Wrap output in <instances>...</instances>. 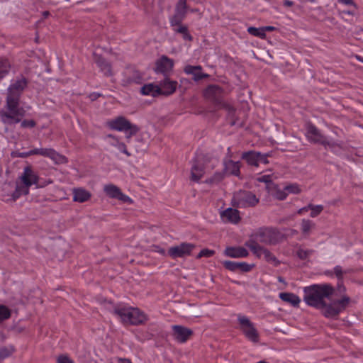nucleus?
Listing matches in <instances>:
<instances>
[{"label": "nucleus", "mask_w": 363, "mask_h": 363, "mask_svg": "<svg viewBox=\"0 0 363 363\" xmlns=\"http://www.w3.org/2000/svg\"><path fill=\"white\" fill-rule=\"evenodd\" d=\"M283 238V235L277 229L263 228L259 230L252 240H255L257 243L274 245L280 242Z\"/></svg>", "instance_id": "423d86ee"}, {"label": "nucleus", "mask_w": 363, "mask_h": 363, "mask_svg": "<svg viewBox=\"0 0 363 363\" xmlns=\"http://www.w3.org/2000/svg\"><path fill=\"white\" fill-rule=\"evenodd\" d=\"M257 180L259 182H264V183H266V184H269V183H271L272 179V176L270 174H264V175H262L259 177H258L257 179Z\"/></svg>", "instance_id": "a18cd8bd"}, {"label": "nucleus", "mask_w": 363, "mask_h": 363, "mask_svg": "<svg viewBox=\"0 0 363 363\" xmlns=\"http://www.w3.org/2000/svg\"><path fill=\"white\" fill-rule=\"evenodd\" d=\"M240 163L228 160L225 162V171L227 174L238 176L240 174Z\"/></svg>", "instance_id": "a878e982"}, {"label": "nucleus", "mask_w": 363, "mask_h": 363, "mask_svg": "<svg viewBox=\"0 0 363 363\" xmlns=\"http://www.w3.org/2000/svg\"><path fill=\"white\" fill-rule=\"evenodd\" d=\"M118 363H132L131 361L125 358H117Z\"/></svg>", "instance_id": "5fc2aeb1"}, {"label": "nucleus", "mask_w": 363, "mask_h": 363, "mask_svg": "<svg viewBox=\"0 0 363 363\" xmlns=\"http://www.w3.org/2000/svg\"><path fill=\"white\" fill-rule=\"evenodd\" d=\"M223 266L230 271H237L238 270V262H232V261H224L223 262Z\"/></svg>", "instance_id": "58836bf2"}, {"label": "nucleus", "mask_w": 363, "mask_h": 363, "mask_svg": "<svg viewBox=\"0 0 363 363\" xmlns=\"http://www.w3.org/2000/svg\"><path fill=\"white\" fill-rule=\"evenodd\" d=\"M177 83L175 81H171L167 78H165L158 85L160 91V95H170L173 94L177 88Z\"/></svg>", "instance_id": "6ab92c4d"}, {"label": "nucleus", "mask_w": 363, "mask_h": 363, "mask_svg": "<svg viewBox=\"0 0 363 363\" xmlns=\"http://www.w3.org/2000/svg\"><path fill=\"white\" fill-rule=\"evenodd\" d=\"M22 185L17 186L15 192L13 194V199L16 200L21 195H26L29 192V187L38 183V177L33 172L30 167L24 168L23 173L21 176Z\"/></svg>", "instance_id": "39448f33"}, {"label": "nucleus", "mask_w": 363, "mask_h": 363, "mask_svg": "<svg viewBox=\"0 0 363 363\" xmlns=\"http://www.w3.org/2000/svg\"><path fill=\"white\" fill-rule=\"evenodd\" d=\"M172 330L174 339L181 343L186 342L193 334L191 329L182 325H173Z\"/></svg>", "instance_id": "dca6fc26"}, {"label": "nucleus", "mask_w": 363, "mask_h": 363, "mask_svg": "<svg viewBox=\"0 0 363 363\" xmlns=\"http://www.w3.org/2000/svg\"><path fill=\"white\" fill-rule=\"evenodd\" d=\"M315 228V224L313 221L303 218L301 221L300 229L305 237L309 236L313 230Z\"/></svg>", "instance_id": "bb28decb"}, {"label": "nucleus", "mask_w": 363, "mask_h": 363, "mask_svg": "<svg viewBox=\"0 0 363 363\" xmlns=\"http://www.w3.org/2000/svg\"><path fill=\"white\" fill-rule=\"evenodd\" d=\"M10 63L7 60H0V79L3 78L9 71Z\"/></svg>", "instance_id": "72a5a7b5"}, {"label": "nucleus", "mask_w": 363, "mask_h": 363, "mask_svg": "<svg viewBox=\"0 0 363 363\" xmlns=\"http://www.w3.org/2000/svg\"><path fill=\"white\" fill-rule=\"evenodd\" d=\"M239 329L250 341L257 343L259 340V333L254 323L246 316L238 315Z\"/></svg>", "instance_id": "0eeeda50"}, {"label": "nucleus", "mask_w": 363, "mask_h": 363, "mask_svg": "<svg viewBox=\"0 0 363 363\" xmlns=\"http://www.w3.org/2000/svg\"><path fill=\"white\" fill-rule=\"evenodd\" d=\"M96 63L99 67L101 70L104 73L106 76L111 75V65L107 62L102 57L97 56L96 57Z\"/></svg>", "instance_id": "c756f323"}, {"label": "nucleus", "mask_w": 363, "mask_h": 363, "mask_svg": "<svg viewBox=\"0 0 363 363\" xmlns=\"http://www.w3.org/2000/svg\"><path fill=\"white\" fill-rule=\"evenodd\" d=\"M220 217L224 222L238 223L240 220V213L237 209L228 208L220 213Z\"/></svg>", "instance_id": "a211bd4d"}, {"label": "nucleus", "mask_w": 363, "mask_h": 363, "mask_svg": "<svg viewBox=\"0 0 363 363\" xmlns=\"http://www.w3.org/2000/svg\"><path fill=\"white\" fill-rule=\"evenodd\" d=\"M57 363H74V362L67 356L61 355L57 358Z\"/></svg>", "instance_id": "de8ad7c7"}, {"label": "nucleus", "mask_w": 363, "mask_h": 363, "mask_svg": "<svg viewBox=\"0 0 363 363\" xmlns=\"http://www.w3.org/2000/svg\"><path fill=\"white\" fill-rule=\"evenodd\" d=\"M106 124L107 126L112 130L121 132L129 130L130 135H135L139 130V128L136 125L132 124L123 116H118L109 120L107 121Z\"/></svg>", "instance_id": "9d476101"}, {"label": "nucleus", "mask_w": 363, "mask_h": 363, "mask_svg": "<svg viewBox=\"0 0 363 363\" xmlns=\"http://www.w3.org/2000/svg\"><path fill=\"white\" fill-rule=\"evenodd\" d=\"M222 89L217 85H210L205 90L204 95L206 98L212 100L218 101L221 96Z\"/></svg>", "instance_id": "b1692460"}, {"label": "nucleus", "mask_w": 363, "mask_h": 363, "mask_svg": "<svg viewBox=\"0 0 363 363\" xmlns=\"http://www.w3.org/2000/svg\"><path fill=\"white\" fill-rule=\"evenodd\" d=\"M263 33H265L266 31H273L275 30V28L273 26H265L262 27Z\"/></svg>", "instance_id": "4d7b16f0"}, {"label": "nucleus", "mask_w": 363, "mask_h": 363, "mask_svg": "<svg viewBox=\"0 0 363 363\" xmlns=\"http://www.w3.org/2000/svg\"><path fill=\"white\" fill-rule=\"evenodd\" d=\"M286 193H292V194H298L300 192V189L296 184H291L284 187Z\"/></svg>", "instance_id": "37998d69"}, {"label": "nucleus", "mask_w": 363, "mask_h": 363, "mask_svg": "<svg viewBox=\"0 0 363 363\" xmlns=\"http://www.w3.org/2000/svg\"><path fill=\"white\" fill-rule=\"evenodd\" d=\"M225 108L228 110L229 114H233L235 112V110L233 107L230 106L229 105L225 106Z\"/></svg>", "instance_id": "13d9d810"}, {"label": "nucleus", "mask_w": 363, "mask_h": 363, "mask_svg": "<svg viewBox=\"0 0 363 363\" xmlns=\"http://www.w3.org/2000/svg\"><path fill=\"white\" fill-rule=\"evenodd\" d=\"M337 2L340 3V4H342L347 5V6H351L354 9H357V6H356V4H355V3L354 2L353 0H337Z\"/></svg>", "instance_id": "8fccbe9b"}, {"label": "nucleus", "mask_w": 363, "mask_h": 363, "mask_svg": "<svg viewBox=\"0 0 363 363\" xmlns=\"http://www.w3.org/2000/svg\"><path fill=\"white\" fill-rule=\"evenodd\" d=\"M338 290H339V291L341 293V292H343V291H345V286H342V285H340V284H339V285H338Z\"/></svg>", "instance_id": "052dcab7"}, {"label": "nucleus", "mask_w": 363, "mask_h": 363, "mask_svg": "<svg viewBox=\"0 0 363 363\" xmlns=\"http://www.w3.org/2000/svg\"><path fill=\"white\" fill-rule=\"evenodd\" d=\"M232 203L238 208L253 207L259 203V199L250 191H240L233 195Z\"/></svg>", "instance_id": "1a4fd4ad"}, {"label": "nucleus", "mask_w": 363, "mask_h": 363, "mask_svg": "<svg viewBox=\"0 0 363 363\" xmlns=\"http://www.w3.org/2000/svg\"><path fill=\"white\" fill-rule=\"evenodd\" d=\"M223 175L222 173H216L213 179V181L218 182V181H220L223 179Z\"/></svg>", "instance_id": "603ef678"}, {"label": "nucleus", "mask_w": 363, "mask_h": 363, "mask_svg": "<svg viewBox=\"0 0 363 363\" xmlns=\"http://www.w3.org/2000/svg\"><path fill=\"white\" fill-rule=\"evenodd\" d=\"M350 272L349 269H343L340 266H336L333 269V272L335 277L339 279L342 280L344 278V276Z\"/></svg>", "instance_id": "4c0bfd02"}, {"label": "nucleus", "mask_w": 363, "mask_h": 363, "mask_svg": "<svg viewBox=\"0 0 363 363\" xmlns=\"http://www.w3.org/2000/svg\"><path fill=\"white\" fill-rule=\"evenodd\" d=\"M133 135H130V133L126 135V138L129 140Z\"/></svg>", "instance_id": "69168bd1"}, {"label": "nucleus", "mask_w": 363, "mask_h": 363, "mask_svg": "<svg viewBox=\"0 0 363 363\" xmlns=\"http://www.w3.org/2000/svg\"><path fill=\"white\" fill-rule=\"evenodd\" d=\"M13 347L12 346L9 347H2L0 348V360H2L8 357H9L13 352Z\"/></svg>", "instance_id": "c9c22d12"}, {"label": "nucleus", "mask_w": 363, "mask_h": 363, "mask_svg": "<svg viewBox=\"0 0 363 363\" xmlns=\"http://www.w3.org/2000/svg\"><path fill=\"white\" fill-rule=\"evenodd\" d=\"M117 315L123 323L139 325L146 321V315L137 308L118 306L114 308Z\"/></svg>", "instance_id": "7ed1b4c3"}, {"label": "nucleus", "mask_w": 363, "mask_h": 363, "mask_svg": "<svg viewBox=\"0 0 363 363\" xmlns=\"http://www.w3.org/2000/svg\"><path fill=\"white\" fill-rule=\"evenodd\" d=\"M49 12L48 11H44L43 15L45 18L48 17L49 16Z\"/></svg>", "instance_id": "e2e57ef3"}, {"label": "nucleus", "mask_w": 363, "mask_h": 363, "mask_svg": "<svg viewBox=\"0 0 363 363\" xmlns=\"http://www.w3.org/2000/svg\"><path fill=\"white\" fill-rule=\"evenodd\" d=\"M245 245L250 248L251 252L258 258H264L267 262L277 266L279 264L277 257L267 248L261 246L255 240H250Z\"/></svg>", "instance_id": "6e6552de"}, {"label": "nucleus", "mask_w": 363, "mask_h": 363, "mask_svg": "<svg viewBox=\"0 0 363 363\" xmlns=\"http://www.w3.org/2000/svg\"><path fill=\"white\" fill-rule=\"evenodd\" d=\"M308 208H310L311 213L310 216L311 218H315L323 211L324 207L322 205H313L312 203L308 204Z\"/></svg>", "instance_id": "2f4dec72"}, {"label": "nucleus", "mask_w": 363, "mask_h": 363, "mask_svg": "<svg viewBox=\"0 0 363 363\" xmlns=\"http://www.w3.org/2000/svg\"><path fill=\"white\" fill-rule=\"evenodd\" d=\"M140 79V77L137 78V79H130V82H139V80Z\"/></svg>", "instance_id": "680f3d73"}, {"label": "nucleus", "mask_w": 363, "mask_h": 363, "mask_svg": "<svg viewBox=\"0 0 363 363\" xmlns=\"http://www.w3.org/2000/svg\"><path fill=\"white\" fill-rule=\"evenodd\" d=\"M32 155H40L47 157L52 160L57 164H62L66 162V158L64 156L59 155L56 151L51 148H35L31 150Z\"/></svg>", "instance_id": "4468645a"}, {"label": "nucleus", "mask_w": 363, "mask_h": 363, "mask_svg": "<svg viewBox=\"0 0 363 363\" xmlns=\"http://www.w3.org/2000/svg\"><path fill=\"white\" fill-rule=\"evenodd\" d=\"M173 61L167 57H162L156 63V72L166 74L172 70Z\"/></svg>", "instance_id": "aec40b11"}, {"label": "nucleus", "mask_w": 363, "mask_h": 363, "mask_svg": "<svg viewBox=\"0 0 363 363\" xmlns=\"http://www.w3.org/2000/svg\"><path fill=\"white\" fill-rule=\"evenodd\" d=\"M306 135L307 138L315 143L323 144L326 143V138L312 124L307 125Z\"/></svg>", "instance_id": "f3484780"}, {"label": "nucleus", "mask_w": 363, "mask_h": 363, "mask_svg": "<svg viewBox=\"0 0 363 363\" xmlns=\"http://www.w3.org/2000/svg\"><path fill=\"white\" fill-rule=\"evenodd\" d=\"M11 316V311L6 306L0 305V323L9 319Z\"/></svg>", "instance_id": "e433bc0d"}, {"label": "nucleus", "mask_w": 363, "mask_h": 363, "mask_svg": "<svg viewBox=\"0 0 363 363\" xmlns=\"http://www.w3.org/2000/svg\"><path fill=\"white\" fill-rule=\"evenodd\" d=\"M225 255L233 258L246 257L249 253L247 250L242 247H228L224 251Z\"/></svg>", "instance_id": "412c9836"}, {"label": "nucleus", "mask_w": 363, "mask_h": 363, "mask_svg": "<svg viewBox=\"0 0 363 363\" xmlns=\"http://www.w3.org/2000/svg\"><path fill=\"white\" fill-rule=\"evenodd\" d=\"M284 4L286 6H291L293 5V2L289 1V0H286L284 2Z\"/></svg>", "instance_id": "bf43d9fd"}, {"label": "nucleus", "mask_w": 363, "mask_h": 363, "mask_svg": "<svg viewBox=\"0 0 363 363\" xmlns=\"http://www.w3.org/2000/svg\"><path fill=\"white\" fill-rule=\"evenodd\" d=\"M106 141L108 145L116 147L127 156H130V153L127 150L126 145L123 143L121 142L117 137L111 134L108 135L106 136Z\"/></svg>", "instance_id": "4be33fe9"}, {"label": "nucleus", "mask_w": 363, "mask_h": 363, "mask_svg": "<svg viewBox=\"0 0 363 363\" xmlns=\"http://www.w3.org/2000/svg\"><path fill=\"white\" fill-rule=\"evenodd\" d=\"M104 191L107 196L113 199H117L125 203H131L132 200L128 196L123 194L121 189L114 184H106L104 187Z\"/></svg>", "instance_id": "2eb2a0df"}, {"label": "nucleus", "mask_w": 363, "mask_h": 363, "mask_svg": "<svg viewBox=\"0 0 363 363\" xmlns=\"http://www.w3.org/2000/svg\"><path fill=\"white\" fill-rule=\"evenodd\" d=\"M91 198V194L88 191L79 188L73 190V200L77 202L83 203Z\"/></svg>", "instance_id": "393cba45"}, {"label": "nucleus", "mask_w": 363, "mask_h": 363, "mask_svg": "<svg viewBox=\"0 0 363 363\" xmlns=\"http://www.w3.org/2000/svg\"><path fill=\"white\" fill-rule=\"evenodd\" d=\"M272 194L279 200H284L286 198L288 193H286L284 188L283 189L274 187L272 191Z\"/></svg>", "instance_id": "f704fd0d"}, {"label": "nucleus", "mask_w": 363, "mask_h": 363, "mask_svg": "<svg viewBox=\"0 0 363 363\" xmlns=\"http://www.w3.org/2000/svg\"><path fill=\"white\" fill-rule=\"evenodd\" d=\"M198 10L197 9H192L191 11L192 12H196Z\"/></svg>", "instance_id": "338daca9"}, {"label": "nucleus", "mask_w": 363, "mask_h": 363, "mask_svg": "<svg viewBox=\"0 0 363 363\" xmlns=\"http://www.w3.org/2000/svg\"><path fill=\"white\" fill-rule=\"evenodd\" d=\"M214 254L215 251L213 250L203 249L198 254L196 258L199 259L203 257H212Z\"/></svg>", "instance_id": "79ce46f5"}, {"label": "nucleus", "mask_w": 363, "mask_h": 363, "mask_svg": "<svg viewBox=\"0 0 363 363\" xmlns=\"http://www.w3.org/2000/svg\"><path fill=\"white\" fill-rule=\"evenodd\" d=\"M312 252L313 251L311 250L300 248L297 250L296 255L301 259H305L308 257Z\"/></svg>", "instance_id": "a19ab883"}, {"label": "nucleus", "mask_w": 363, "mask_h": 363, "mask_svg": "<svg viewBox=\"0 0 363 363\" xmlns=\"http://www.w3.org/2000/svg\"><path fill=\"white\" fill-rule=\"evenodd\" d=\"M201 69L202 68L201 66L187 65L184 67L185 73L189 75H192L193 79L195 81H199L203 78L208 77V74L202 73Z\"/></svg>", "instance_id": "5701e85b"}, {"label": "nucleus", "mask_w": 363, "mask_h": 363, "mask_svg": "<svg viewBox=\"0 0 363 363\" xmlns=\"http://www.w3.org/2000/svg\"><path fill=\"white\" fill-rule=\"evenodd\" d=\"M152 248H153L152 250L155 251V252H159V253H160L162 255H164L165 254V250L164 249L161 248L159 246L155 245V246L152 247Z\"/></svg>", "instance_id": "3c124183"}, {"label": "nucleus", "mask_w": 363, "mask_h": 363, "mask_svg": "<svg viewBox=\"0 0 363 363\" xmlns=\"http://www.w3.org/2000/svg\"><path fill=\"white\" fill-rule=\"evenodd\" d=\"M269 153L262 154L259 152L248 151L242 154V159L245 160L249 165L258 167L260 163L268 164Z\"/></svg>", "instance_id": "9b49d317"}, {"label": "nucleus", "mask_w": 363, "mask_h": 363, "mask_svg": "<svg viewBox=\"0 0 363 363\" xmlns=\"http://www.w3.org/2000/svg\"><path fill=\"white\" fill-rule=\"evenodd\" d=\"M27 82L21 78L13 82L8 89L6 110L0 111V119L6 125H13L21 121L26 114L23 108L19 106V98Z\"/></svg>", "instance_id": "f03ea898"}, {"label": "nucleus", "mask_w": 363, "mask_h": 363, "mask_svg": "<svg viewBox=\"0 0 363 363\" xmlns=\"http://www.w3.org/2000/svg\"><path fill=\"white\" fill-rule=\"evenodd\" d=\"M303 300L311 306L320 309L326 318H334L339 315L348 306L350 298L343 296L342 298L327 303L325 299L331 301L334 292L329 284L313 285L305 287Z\"/></svg>", "instance_id": "f257e3e1"}, {"label": "nucleus", "mask_w": 363, "mask_h": 363, "mask_svg": "<svg viewBox=\"0 0 363 363\" xmlns=\"http://www.w3.org/2000/svg\"><path fill=\"white\" fill-rule=\"evenodd\" d=\"M247 32L252 35L259 37L260 38H265L266 33H263V29L262 28H255V27H249L247 28Z\"/></svg>", "instance_id": "473e14b6"}, {"label": "nucleus", "mask_w": 363, "mask_h": 363, "mask_svg": "<svg viewBox=\"0 0 363 363\" xmlns=\"http://www.w3.org/2000/svg\"><path fill=\"white\" fill-rule=\"evenodd\" d=\"M195 245L191 243L182 242L179 245L171 247L168 255L172 259L183 258L191 255Z\"/></svg>", "instance_id": "f8f14e48"}, {"label": "nucleus", "mask_w": 363, "mask_h": 363, "mask_svg": "<svg viewBox=\"0 0 363 363\" xmlns=\"http://www.w3.org/2000/svg\"><path fill=\"white\" fill-rule=\"evenodd\" d=\"M308 210H310V208H308V205L306 206H304L301 208H300L298 211V214H303V213L308 211Z\"/></svg>", "instance_id": "864d4df0"}, {"label": "nucleus", "mask_w": 363, "mask_h": 363, "mask_svg": "<svg viewBox=\"0 0 363 363\" xmlns=\"http://www.w3.org/2000/svg\"><path fill=\"white\" fill-rule=\"evenodd\" d=\"M160 89L158 85H155L153 84H147L141 87V93L143 95H149L152 96H157L160 95L159 93Z\"/></svg>", "instance_id": "cd10ccee"}, {"label": "nucleus", "mask_w": 363, "mask_h": 363, "mask_svg": "<svg viewBox=\"0 0 363 363\" xmlns=\"http://www.w3.org/2000/svg\"><path fill=\"white\" fill-rule=\"evenodd\" d=\"M279 298L283 301L289 303L294 306H297L301 301L298 296L292 293H280Z\"/></svg>", "instance_id": "c85d7f7f"}, {"label": "nucleus", "mask_w": 363, "mask_h": 363, "mask_svg": "<svg viewBox=\"0 0 363 363\" xmlns=\"http://www.w3.org/2000/svg\"><path fill=\"white\" fill-rule=\"evenodd\" d=\"M217 162L215 159L212 160L201 155H197L191 168V180L199 182L206 172L213 169Z\"/></svg>", "instance_id": "20e7f679"}, {"label": "nucleus", "mask_w": 363, "mask_h": 363, "mask_svg": "<svg viewBox=\"0 0 363 363\" xmlns=\"http://www.w3.org/2000/svg\"><path fill=\"white\" fill-rule=\"evenodd\" d=\"M13 156H16L21 158H26L29 156L32 155V151L30 150L28 152H16L12 154Z\"/></svg>", "instance_id": "09e8293b"}, {"label": "nucleus", "mask_w": 363, "mask_h": 363, "mask_svg": "<svg viewBox=\"0 0 363 363\" xmlns=\"http://www.w3.org/2000/svg\"><path fill=\"white\" fill-rule=\"evenodd\" d=\"M187 11L186 0H179L175 8V13L170 18L172 26L179 25L186 16Z\"/></svg>", "instance_id": "ddd939ff"}, {"label": "nucleus", "mask_w": 363, "mask_h": 363, "mask_svg": "<svg viewBox=\"0 0 363 363\" xmlns=\"http://www.w3.org/2000/svg\"><path fill=\"white\" fill-rule=\"evenodd\" d=\"M252 269V266L246 262H238V270L242 272H249Z\"/></svg>", "instance_id": "c03bdc74"}, {"label": "nucleus", "mask_w": 363, "mask_h": 363, "mask_svg": "<svg viewBox=\"0 0 363 363\" xmlns=\"http://www.w3.org/2000/svg\"><path fill=\"white\" fill-rule=\"evenodd\" d=\"M99 96V94H93L91 96V99L94 100V99H96Z\"/></svg>", "instance_id": "0e129e2a"}, {"label": "nucleus", "mask_w": 363, "mask_h": 363, "mask_svg": "<svg viewBox=\"0 0 363 363\" xmlns=\"http://www.w3.org/2000/svg\"><path fill=\"white\" fill-rule=\"evenodd\" d=\"M21 125L22 128H33L35 125V122L33 120H23Z\"/></svg>", "instance_id": "49530a36"}, {"label": "nucleus", "mask_w": 363, "mask_h": 363, "mask_svg": "<svg viewBox=\"0 0 363 363\" xmlns=\"http://www.w3.org/2000/svg\"><path fill=\"white\" fill-rule=\"evenodd\" d=\"M323 145L327 149H331L332 150H335L337 148H341V144L340 143L335 141H329L326 139V143H323Z\"/></svg>", "instance_id": "ea45409f"}, {"label": "nucleus", "mask_w": 363, "mask_h": 363, "mask_svg": "<svg viewBox=\"0 0 363 363\" xmlns=\"http://www.w3.org/2000/svg\"><path fill=\"white\" fill-rule=\"evenodd\" d=\"M354 11L355 9H352V10H344V11H341V13L342 14H348V15H354Z\"/></svg>", "instance_id": "6e6d98bb"}, {"label": "nucleus", "mask_w": 363, "mask_h": 363, "mask_svg": "<svg viewBox=\"0 0 363 363\" xmlns=\"http://www.w3.org/2000/svg\"><path fill=\"white\" fill-rule=\"evenodd\" d=\"M174 31L178 33H181L183 35V38L184 40H191L192 37L188 33V28L186 26L182 25L179 23V25L174 26Z\"/></svg>", "instance_id": "7c9ffc66"}]
</instances>
